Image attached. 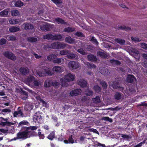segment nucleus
Returning <instances> with one entry per match:
<instances>
[{
  "instance_id": "1",
  "label": "nucleus",
  "mask_w": 147,
  "mask_h": 147,
  "mask_svg": "<svg viewBox=\"0 0 147 147\" xmlns=\"http://www.w3.org/2000/svg\"><path fill=\"white\" fill-rule=\"evenodd\" d=\"M75 79L74 75L69 73L65 75L64 77L62 78V86H67L69 85L68 83L74 80Z\"/></svg>"
},
{
  "instance_id": "2",
  "label": "nucleus",
  "mask_w": 147,
  "mask_h": 147,
  "mask_svg": "<svg viewBox=\"0 0 147 147\" xmlns=\"http://www.w3.org/2000/svg\"><path fill=\"white\" fill-rule=\"evenodd\" d=\"M36 73L40 76H43L45 74L51 75L52 74L49 69L46 66L40 67V69L36 71Z\"/></svg>"
},
{
  "instance_id": "3",
  "label": "nucleus",
  "mask_w": 147,
  "mask_h": 147,
  "mask_svg": "<svg viewBox=\"0 0 147 147\" xmlns=\"http://www.w3.org/2000/svg\"><path fill=\"white\" fill-rule=\"evenodd\" d=\"M22 130H23L22 132H19L17 134V136L18 138L25 139L31 136L29 133L27 131L25 127H22Z\"/></svg>"
},
{
  "instance_id": "4",
  "label": "nucleus",
  "mask_w": 147,
  "mask_h": 147,
  "mask_svg": "<svg viewBox=\"0 0 147 147\" xmlns=\"http://www.w3.org/2000/svg\"><path fill=\"white\" fill-rule=\"evenodd\" d=\"M68 66L71 70L77 69L80 67V64L78 62L70 61L68 64Z\"/></svg>"
},
{
  "instance_id": "5",
  "label": "nucleus",
  "mask_w": 147,
  "mask_h": 147,
  "mask_svg": "<svg viewBox=\"0 0 147 147\" xmlns=\"http://www.w3.org/2000/svg\"><path fill=\"white\" fill-rule=\"evenodd\" d=\"M3 55L7 58L13 61L16 59V57L11 52L9 51H5L3 53Z\"/></svg>"
},
{
  "instance_id": "6",
  "label": "nucleus",
  "mask_w": 147,
  "mask_h": 147,
  "mask_svg": "<svg viewBox=\"0 0 147 147\" xmlns=\"http://www.w3.org/2000/svg\"><path fill=\"white\" fill-rule=\"evenodd\" d=\"M8 119L7 118L4 119L3 117H0V125L3 126L5 125L10 126L14 125V123L8 121Z\"/></svg>"
},
{
  "instance_id": "7",
  "label": "nucleus",
  "mask_w": 147,
  "mask_h": 147,
  "mask_svg": "<svg viewBox=\"0 0 147 147\" xmlns=\"http://www.w3.org/2000/svg\"><path fill=\"white\" fill-rule=\"evenodd\" d=\"M110 86L112 87L114 89H119L120 90H123V88L119 84V82L117 81H114L113 82L110 83L109 84Z\"/></svg>"
},
{
  "instance_id": "8",
  "label": "nucleus",
  "mask_w": 147,
  "mask_h": 147,
  "mask_svg": "<svg viewBox=\"0 0 147 147\" xmlns=\"http://www.w3.org/2000/svg\"><path fill=\"white\" fill-rule=\"evenodd\" d=\"M25 127L31 136H32L34 135L35 132L33 131L36 129L38 127L36 126H30V127Z\"/></svg>"
},
{
  "instance_id": "9",
  "label": "nucleus",
  "mask_w": 147,
  "mask_h": 147,
  "mask_svg": "<svg viewBox=\"0 0 147 147\" xmlns=\"http://www.w3.org/2000/svg\"><path fill=\"white\" fill-rule=\"evenodd\" d=\"M22 27L26 30H32L33 32L34 31L33 26L30 23H24L22 25Z\"/></svg>"
},
{
  "instance_id": "10",
  "label": "nucleus",
  "mask_w": 147,
  "mask_h": 147,
  "mask_svg": "<svg viewBox=\"0 0 147 147\" xmlns=\"http://www.w3.org/2000/svg\"><path fill=\"white\" fill-rule=\"evenodd\" d=\"M113 97L116 100H121L124 98L123 94L118 92H117L115 93Z\"/></svg>"
},
{
  "instance_id": "11",
  "label": "nucleus",
  "mask_w": 147,
  "mask_h": 147,
  "mask_svg": "<svg viewBox=\"0 0 147 147\" xmlns=\"http://www.w3.org/2000/svg\"><path fill=\"white\" fill-rule=\"evenodd\" d=\"M82 91L80 89H76L70 92V94L71 96H77L81 94Z\"/></svg>"
},
{
  "instance_id": "12",
  "label": "nucleus",
  "mask_w": 147,
  "mask_h": 147,
  "mask_svg": "<svg viewBox=\"0 0 147 147\" xmlns=\"http://www.w3.org/2000/svg\"><path fill=\"white\" fill-rule=\"evenodd\" d=\"M35 79L34 77L33 76H28L25 80L26 83L28 85H31Z\"/></svg>"
},
{
  "instance_id": "13",
  "label": "nucleus",
  "mask_w": 147,
  "mask_h": 147,
  "mask_svg": "<svg viewBox=\"0 0 147 147\" xmlns=\"http://www.w3.org/2000/svg\"><path fill=\"white\" fill-rule=\"evenodd\" d=\"M99 72L102 74L107 76L109 74V70L105 67H101L99 69Z\"/></svg>"
},
{
  "instance_id": "14",
  "label": "nucleus",
  "mask_w": 147,
  "mask_h": 147,
  "mask_svg": "<svg viewBox=\"0 0 147 147\" xmlns=\"http://www.w3.org/2000/svg\"><path fill=\"white\" fill-rule=\"evenodd\" d=\"M20 72L23 75L28 74L30 71V70L27 67H22L19 70Z\"/></svg>"
},
{
  "instance_id": "15",
  "label": "nucleus",
  "mask_w": 147,
  "mask_h": 147,
  "mask_svg": "<svg viewBox=\"0 0 147 147\" xmlns=\"http://www.w3.org/2000/svg\"><path fill=\"white\" fill-rule=\"evenodd\" d=\"M40 28L42 31H48L50 30L51 28V26L49 24H47L45 25L40 26Z\"/></svg>"
},
{
  "instance_id": "16",
  "label": "nucleus",
  "mask_w": 147,
  "mask_h": 147,
  "mask_svg": "<svg viewBox=\"0 0 147 147\" xmlns=\"http://www.w3.org/2000/svg\"><path fill=\"white\" fill-rule=\"evenodd\" d=\"M136 80L134 76L131 75H128L127 78V81L129 83H132Z\"/></svg>"
},
{
  "instance_id": "17",
  "label": "nucleus",
  "mask_w": 147,
  "mask_h": 147,
  "mask_svg": "<svg viewBox=\"0 0 147 147\" xmlns=\"http://www.w3.org/2000/svg\"><path fill=\"white\" fill-rule=\"evenodd\" d=\"M78 83L79 85L82 87H85L86 86L87 82L86 81L83 79H80L78 81Z\"/></svg>"
},
{
  "instance_id": "18",
  "label": "nucleus",
  "mask_w": 147,
  "mask_h": 147,
  "mask_svg": "<svg viewBox=\"0 0 147 147\" xmlns=\"http://www.w3.org/2000/svg\"><path fill=\"white\" fill-rule=\"evenodd\" d=\"M65 41L66 42L70 44L75 43L76 42L75 39L71 38L70 36L66 37L65 38Z\"/></svg>"
},
{
  "instance_id": "19",
  "label": "nucleus",
  "mask_w": 147,
  "mask_h": 147,
  "mask_svg": "<svg viewBox=\"0 0 147 147\" xmlns=\"http://www.w3.org/2000/svg\"><path fill=\"white\" fill-rule=\"evenodd\" d=\"M42 117L40 115H37L36 114L35 115L33 118V120L35 123H39L41 121Z\"/></svg>"
},
{
  "instance_id": "20",
  "label": "nucleus",
  "mask_w": 147,
  "mask_h": 147,
  "mask_svg": "<svg viewBox=\"0 0 147 147\" xmlns=\"http://www.w3.org/2000/svg\"><path fill=\"white\" fill-rule=\"evenodd\" d=\"M109 62L110 65L112 66H114L116 65H118L121 64V63L119 61L114 59L110 60Z\"/></svg>"
},
{
  "instance_id": "21",
  "label": "nucleus",
  "mask_w": 147,
  "mask_h": 147,
  "mask_svg": "<svg viewBox=\"0 0 147 147\" xmlns=\"http://www.w3.org/2000/svg\"><path fill=\"white\" fill-rule=\"evenodd\" d=\"M20 115V116L22 117H25L26 116L24 115L22 112V110L18 109V111H15L13 113V116L14 117H16L18 115Z\"/></svg>"
},
{
  "instance_id": "22",
  "label": "nucleus",
  "mask_w": 147,
  "mask_h": 147,
  "mask_svg": "<svg viewBox=\"0 0 147 147\" xmlns=\"http://www.w3.org/2000/svg\"><path fill=\"white\" fill-rule=\"evenodd\" d=\"M76 57H78V56L76 54L72 53H70L69 51L66 56L67 58L70 59H73Z\"/></svg>"
},
{
  "instance_id": "23",
  "label": "nucleus",
  "mask_w": 147,
  "mask_h": 147,
  "mask_svg": "<svg viewBox=\"0 0 147 147\" xmlns=\"http://www.w3.org/2000/svg\"><path fill=\"white\" fill-rule=\"evenodd\" d=\"M97 55L102 58H107L108 56L105 53L102 51H98L97 52Z\"/></svg>"
},
{
  "instance_id": "24",
  "label": "nucleus",
  "mask_w": 147,
  "mask_h": 147,
  "mask_svg": "<svg viewBox=\"0 0 147 147\" xmlns=\"http://www.w3.org/2000/svg\"><path fill=\"white\" fill-rule=\"evenodd\" d=\"M87 58L89 61H96L97 60L95 56L91 54L88 55Z\"/></svg>"
},
{
  "instance_id": "25",
  "label": "nucleus",
  "mask_w": 147,
  "mask_h": 147,
  "mask_svg": "<svg viewBox=\"0 0 147 147\" xmlns=\"http://www.w3.org/2000/svg\"><path fill=\"white\" fill-rule=\"evenodd\" d=\"M117 29L118 30H125L126 31L130 30L131 29V28L130 27L124 25L119 26Z\"/></svg>"
},
{
  "instance_id": "26",
  "label": "nucleus",
  "mask_w": 147,
  "mask_h": 147,
  "mask_svg": "<svg viewBox=\"0 0 147 147\" xmlns=\"http://www.w3.org/2000/svg\"><path fill=\"white\" fill-rule=\"evenodd\" d=\"M114 40L116 42L120 44L121 45H123L125 44V40L123 39L120 38H115Z\"/></svg>"
},
{
  "instance_id": "27",
  "label": "nucleus",
  "mask_w": 147,
  "mask_h": 147,
  "mask_svg": "<svg viewBox=\"0 0 147 147\" xmlns=\"http://www.w3.org/2000/svg\"><path fill=\"white\" fill-rule=\"evenodd\" d=\"M97 81L101 84L103 89H106L107 87V84L105 81L101 80L98 79H97Z\"/></svg>"
},
{
  "instance_id": "28",
  "label": "nucleus",
  "mask_w": 147,
  "mask_h": 147,
  "mask_svg": "<svg viewBox=\"0 0 147 147\" xmlns=\"http://www.w3.org/2000/svg\"><path fill=\"white\" fill-rule=\"evenodd\" d=\"M84 63L87 66V67L89 69H95L96 67V66L93 63L89 62H86V63L84 62Z\"/></svg>"
},
{
  "instance_id": "29",
  "label": "nucleus",
  "mask_w": 147,
  "mask_h": 147,
  "mask_svg": "<svg viewBox=\"0 0 147 147\" xmlns=\"http://www.w3.org/2000/svg\"><path fill=\"white\" fill-rule=\"evenodd\" d=\"M20 28L17 26H12L9 28V30L12 32H15L19 31Z\"/></svg>"
},
{
  "instance_id": "30",
  "label": "nucleus",
  "mask_w": 147,
  "mask_h": 147,
  "mask_svg": "<svg viewBox=\"0 0 147 147\" xmlns=\"http://www.w3.org/2000/svg\"><path fill=\"white\" fill-rule=\"evenodd\" d=\"M62 36L60 34H55L53 35V40H61Z\"/></svg>"
},
{
  "instance_id": "31",
  "label": "nucleus",
  "mask_w": 147,
  "mask_h": 147,
  "mask_svg": "<svg viewBox=\"0 0 147 147\" xmlns=\"http://www.w3.org/2000/svg\"><path fill=\"white\" fill-rule=\"evenodd\" d=\"M53 70L57 72H61L63 71L62 67L59 66H54L53 68Z\"/></svg>"
},
{
  "instance_id": "32",
  "label": "nucleus",
  "mask_w": 147,
  "mask_h": 147,
  "mask_svg": "<svg viewBox=\"0 0 147 147\" xmlns=\"http://www.w3.org/2000/svg\"><path fill=\"white\" fill-rule=\"evenodd\" d=\"M75 30V28L73 27H69L65 28L64 29L63 31L65 32L69 33L74 31Z\"/></svg>"
},
{
  "instance_id": "33",
  "label": "nucleus",
  "mask_w": 147,
  "mask_h": 147,
  "mask_svg": "<svg viewBox=\"0 0 147 147\" xmlns=\"http://www.w3.org/2000/svg\"><path fill=\"white\" fill-rule=\"evenodd\" d=\"M64 142L65 144L70 143L73 144L74 142V140L72 138V135H71L69 137L68 140H65Z\"/></svg>"
},
{
  "instance_id": "34",
  "label": "nucleus",
  "mask_w": 147,
  "mask_h": 147,
  "mask_svg": "<svg viewBox=\"0 0 147 147\" xmlns=\"http://www.w3.org/2000/svg\"><path fill=\"white\" fill-rule=\"evenodd\" d=\"M55 21L57 22L59 24H66V23L64 20L62 19L59 18H56L55 19Z\"/></svg>"
},
{
  "instance_id": "35",
  "label": "nucleus",
  "mask_w": 147,
  "mask_h": 147,
  "mask_svg": "<svg viewBox=\"0 0 147 147\" xmlns=\"http://www.w3.org/2000/svg\"><path fill=\"white\" fill-rule=\"evenodd\" d=\"M67 46V45L63 42H58V49H64Z\"/></svg>"
},
{
  "instance_id": "36",
  "label": "nucleus",
  "mask_w": 147,
  "mask_h": 147,
  "mask_svg": "<svg viewBox=\"0 0 147 147\" xmlns=\"http://www.w3.org/2000/svg\"><path fill=\"white\" fill-rule=\"evenodd\" d=\"M64 60L63 59L57 58L53 60V62L55 63L60 64L64 61Z\"/></svg>"
},
{
  "instance_id": "37",
  "label": "nucleus",
  "mask_w": 147,
  "mask_h": 147,
  "mask_svg": "<svg viewBox=\"0 0 147 147\" xmlns=\"http://www.w3.org/2000/svg\"><path fill=\"white\" fill-rule=\"evenodd\" d=\"M43 38L44 39L48 40L51 39L53 40V35L51 34H48L45 35L43 36Z\"/></svg>"
},
{
  "instance_id": "38",
  "label": "nucleus",
  "mask_w": 147,
  "mask_h": 147,
  "mask_svg": "<svg viewBox=\"0 0 147 147\" xmlns=\"http://www.w3.org/2000/svg\"><path fill=\"white\" fill-rule=\"evenodd\" d=\"M5 38L8 40L9 41H14L16 39V38L15 36L11 35H8Z\"/></svg>"
},
{
  "instance_id": "39",
  "label": "nucleus",
  "mask_w": 147,
  "mask_h": 147,
  "mask_svg": "<svg viewBox=\"0 0 147 147\" xmlns=\"http://www.w3.org/2000/svg\"><path fill=\"white\" fill-rule=\"evenodd\" d=\"M8 11L4 10L0 12V16L1 17H6L8 15Z\"/></svg>"
},
{
  "instance_id": "40",
  "label": "nucleus",
  "mask_w": 147,
  "mask_h": 147,
  "mask_svg": "<svg viewBox=\"0 0 147 147\" xmlns=\"http://www.w3.org/2000/svg\"><path fill=\"white\" fill-rule=\"evenodd\" d=\"M53 82L49 80H46L45 82L44 86L46 87H49L52 85Z\"/></svg>"
},
{
  "instance_id": "41",
  "label": "nucleus",
  "mask_w": 147,
  "mask_h": 147,
  "mask_svg": "<svg viewBox=\"0 0 147 147\" xmlns=\"http://www.w3.org/2000/svg\"><path fill=\"white\" fill-rule=\"evenodd\" d=\"M89 39L92 42L94 43L95 44L96 46L98 45V42L94 36H92L91 37H90Z\"/></svg>"
},
{
  "instance_id": "42",
  "label": "nucleus",
  "mask_w": 147,
  "mask_h": 147,
  "mask_svg": "<svg viewBox=\"0 0 147 147\" xmlns=\"http://www.w3.org/2000/svg\"><path fill=\"white\" fill-rule=\"evenodd\" d=\"M92 100L93 102L95 103H98L100 102V97L98 96H96L95 98H92Z\"/></svg>"
},
{
  "instance_id": "43",
  "label": "nucleus",
  "mask_w": 147,
  "mask_h": 147,
  "mask_svg": "<svg viewBox=\"0 0 147 147\" xmlns=\"http://www.w3.org/2000/svg\"><path fill=\"white\" fill-rule=\"evenodd\" d=\"M51 48L54 49H58V42H55L51 45Z\"/></svg>"
},
{
  "instance_id": "44",
  "label": "nucleus",
  "mask_w": 147,
  "mask_h": 147,
  "mask_svg": "<svg viewBox=\"0 0 147 147\" xmlns=\"http://www.w3.org/2000/svg\"><path fill=\"white\" fill-rule=\"evenodd\" d=\"M19 22V21L18 19H12L9 20L10 24H18Z\"/></svg>"
},
{
  "instance_id": "45",
  "label": "nucleus",
  "mask_w": 147,
  "mask_h": 147,
  "mask_svg": "<svg viewBox=\"0 0 147 147\" xmlns=\"http://www.w3.org/2000/svg\"><path fill=\"white\" fill-rule=\"evenodd\" d=\"M69 53V51L66 50H63L60 51V54L61 55H67Z\"/></svg>"
},
{
  "instance_id": "46",
  "label": "nucleus",
  "mask_w": 147,
  "mask_h": 147,
  "mask_svg": "<svg viewBox=\"0 0 147 147\" xmlns=\"http://www.w3.org/2000/svg\"><path fill=\"white\" fill-rule=\"evenodd\" d=\"M77 51L82 55H85L86 53L84 49L82 48H80L76 50Z\"/></svg>"
},
{
  "instance_id": "47",
  "label": "nucleus",
  "mask_w": 147,
  "mask_h": 147,
  "mask_svg": "<svg viewBox=\"0 0 147 147\" xmlns=\"http://www.w3.org/2000/svg\"><path fill=\"white\" fill-rule=\"evenodd\" d=\"M27 40L29 42H33L36 41L37 39L34 37H29L27 38Z\"/></svg>"
},
{
  "instance_id": "48",
  "label": "nucleus",
  "mask_w": 147,
  "mask_h": 147,
  "mask_svg": "<svg viewBox=\"0 0 147 147\" xmlns=\"http://www.w3.org/2000/svg\"><path fill=\"white\" fill-rule=\"evenodd\" d=\"M57 57L55 55L52 54L47 56V59L49 61L52 60L53 59H55Z\"/></svg>"
},
{
  "instance_id": "49",
  "label": "nucleus",
  "mask_w": 147,
  "mask_h": 147,
  "mask_svg": "<svg viewBox=\"0 0 147 147\" xmlns=\"http://www.w3.org/2000/svg\"><path fill=\"white\" fill-rule=\"evenodd\" d=\"M11 13L12 16H16L19 15V11L16 10H13L11 11Z\"/></svg>"
},
{
  "instance_id": "50",
  "label": "nucleus",
  "mask_w": 147,
  "mask_h": 147,
  "mask_svg": "<svg viewBox=\"0 0 147 147\" xmlns=\"http://www.w3.org/2000/svg\"><path fill=\"white\" fill-rule=\"evenodd\" d=\"M23 5V3L20 1L16 2L15 3V5L16 7H20Z\"/></svg>"
},
{
  "instance_id": "51",
  "label": "nucleus",
  "mask_w": 147,
  "mask_h": 147,
  "mask_svg": "<svg viewBox=\"0 0 147 147\" xmlns=\"http://www.w3.org/2000/svg\"><path fill=\"white\" fill-rule=\"evenodd\" d=\"M85 94L87 96H91L93 94V92L91 90L88 89L85 91Z\"/></svg>"
},
{
  "instance_id": "52",
  "label": "nucleus",
  "mask_w": 147,
  "mask_h": 147,
  "mask_svg": "<svg viewBox=\"0 0 147 147\" xmlns=\"http://www.w3.org/2000/svg\"><path fill=\"white\" fill-rule=\"evenodd\" d=\"M102 120L109 121L111 123L113 121L112 119L108 117H104L102 118Z\"/></svg>"
},
{
  "instance_id": "53",
  "label": "nucleus",
  "mask_w": 147,
  "mask_h": 147,
  "mask_svg": "<svg viewBox=\"0 0 147 147\" xmlns=\"http://www.w3.org/2000/svg\"><path fill=\"white\" fill-rule=\"evenodd\" d=\"M29 124V123L26 121L23 120L20 122L19 123V126H22V125H28Z\"/></svg>"
},
{
  "instance_id": "54",
  "label": "nucleus",
  "mask_w": 147,
  "mask_h": 147,
  "mask_svg": "<svg viewBox=\"0 0 147 147\" xmlns=\"http://www.w3.org/2000/svg\"><path fill=\"white\" fill-rule=\"evenodd\" d=\"M54 133L53 132H52L48 136V138L51 140H52L54 138Z\"/></svg>"
},
{
  "instance_id": "55",
  "label": "nucleus",
  "mask_w": 147,
  "mask_h": 147,
  "mask_svg": "<svg viewBox=\"0 0 147 147\" xmlns=\"http://www.w3.org/2000/svg\"><path fill=\"white\" fill-rule=\"evenodd\" d=\"M7 5V3L4 2H1L0 3V7L1 8V9L4 8Z\"/></svg>"
},
{
  "instance_id": "56",
  "label": "nucleus",
  "mask_w": 147,
  "mask_h": 147,
  "mask_svg": "<svg viewBox=\"0 0 147 147\" xmlns=\"http://www.w3.org/2000/svg\"><path fill=\"white\" fill-rule=\"evenodd\" d=\"M33 83L35 86H38L40 84V81H38L37 80L35 79L34 80Z\"/></svg>"
},
{
  "instance_id": "57",
  "label": "nucleus",
  "mask_w": 147,
  "mask_h": 147,
  "mask_svg": "<svg viewBox=\"0 0 147 147\" xmlns=\"http://www.w3.org/2000/svg\"><path fill=\"white\" fill-rule=\"evenodd\" d=\"M30 54L32 56H35V58L36 59H39L40 57H41V56L39 55H38V54H36L34 52V51H32L30 53Z\"/></svg>"
},
{
  "instance_id": "58",
  "label": "nucleus",
  "mask_w": 147,
  "mask_h": 147,
  "mask_svg": "<svg viewBox=\"0 0 147 147\" xmlns=\"http://www.w3.org/2000/svg\"><path fill=\"white\" fill-rule=\"evenodd\" d=\"M24 89L28 91L30 93L34 95V96L37 95V94L36 93H35L32 90H30L28 88L25 87L24 88Z\"/></svg>"
},
{
  "instance_id": "59",
  "label": "nucleus",
  "mask_w": 147,
  "mask_h": 147,
  "mask_svg": "<svg viewBox=\"0 0 147 147\" xmlns=\"http://www.w3.org/2000/svg\"><path fill=\"white\" fill-rule=\"evenodd\" d=\"M94 90L97 92H99L101 90V88L97 85L94 86Z\"/></svg>"
},
{
  "instance_id": "60",
  "label": "nucleus",
  "mask_w": 147,
  "mask_h": 147,
  "mask_svg": "<svg viewBox=\"0 0 147 147\" xmlns=\"http://www.w3.org/2000/svg\"><path fill=\"white\" fill-rule=\"evenodd\" d=\"M141 47L145 49H147V44L145 43H140Z\"/></svg>"
},
{
  "instance_id": "61",
  "label": "nucleus",
  "mask_w": 147,
  "mask_h": 147,
  "mask_svg": "<svg viewBox=\"0 0 147 147\" xmlns=\"http://www.w3.org/2000/svg\"><path fill=\"white\" fill-rule=\"evenodd\" d=\"M75 34L78 37L83 36V33L80 32H78L76 33Z\"/></svg>"
},
{
  "instance_id": "62",
  "label": "nucleus",
  "mask_w": 147,
  "mask_h": 147,
  "mask_svg": "<svg viewBox=\"0 0 147 147\" xmlns=\"http://www.w3.org/2000/svg\"><path fill=\"white\" fill-rule=\"evenodd\" d=\"M6 40L4 38L1 39L0 40V45H3L6 43Z\"/></svg>"
},
{
  "instance_id": "63",
  "label": "nucleus",
  "mask_w": 147,
  "mask_h": 147,
  "mask_svg": "<svg viewBox=\"0 0 147 147\" xmlns=\"http://www.w3.org/2000/svg\"><path fill=\"white\" fill-rule=\"evenodd\" d=\"M56 5L62 3L61 0H51Z\"/></svg>"
},
{
  "instance_id": "64",
  "label": "nucleus",
  "mask_w": 147,
  "mask_h": 147,
  "mask_svg": "<svg viewBox=\"0 0 147 147\" xmlns=\"http://www.w3.org/2000/svg\"><path fill=\"white\" fill-rule=\"evenodd\" d=\"M40 100L44 106L47 107L48 105L46 102L41 99H40Z\"/></svg>"
}]
</instances>
